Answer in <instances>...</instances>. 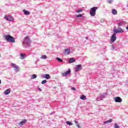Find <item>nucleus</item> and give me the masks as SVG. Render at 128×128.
Instances as JSON below:
<instances>
[{
    "instance_id": "1",
    "label": "nucleus",
    "mask_w": 128,
    "mask_h": 128,
    "mask_svg": "<svg viewBox=\"0 0 128 128\" xmlns=\"http://www.w3.org/2000/svg\"><path fill=\"white\" fill-rule=\"evenodd\" d=\"M23 46L24 48H28L30 46V37L26 36L24 38V41L22 42Z\"/></svg>"
},
{
    "instance_id": "2",
    "label": "nucleus",
    "mask_w": 128,
    "mask_h": 128,
    "mask_svg": "<svg viewBox=\"0 0 128 128\" xmlns=\"http://www.w3.org/2000/svg\"><path fill=\"white\" fill-rule=\"evenodd\" d=\"M4 38L6 42H16L14 38L10 35H6Z\"/></svg>"
},
{
    "instance_id": "3",
    "label": "nucleus",
    "mask_w": 128,
    "mask_h": 128,
    "mask_svg": "<svg viewBox=\"0 0 128 128\" xmlns=\"http://www.w3.org/2000/svg\"><path fill=\"white\" fill-rule=\"evenodd\" d=\"M97 10H98V6H94L92 8L90 9V15L92 16H96V12Z\"/></svg>"
},
{
    "instance_id": "4",
    "label": "nucleus",
    "mask_w": 128,
    "mask_h": 128,
    "mask_svg": "<svg viewBox=\"0 0 128 128\" xmlns=\"http://www.w3.org/2000/svg\"><path fill=\"white\" fill-rule=\"evenodd\" d=\"M106 93H104L102 94H100V96L97 98L96 100H98V102H100V100H104V98H106Z\"/></svg>"
},
{
    "instance_id": "5",
    "label": "nucleus",
    "mask_w": 128,
    "mask_h": 128,
    "mask_svg": "<svg viewBox=\"0 0 128 128\" xmlns=\"http://www.w3.org/2000/svg\"><path fill=\"white\" fill-rule=\"evenodd\" d=\"M116 40V36L115 32L113 34L112 36L110 38V44H112V42H114V41Z\"/></svg>"
},
{
    "instance_id": "6",
    "label": "nucleus",
    "mask_w": 128,
    "mask_h": 128,
    "mask_svg": "<svg viewBox=\"0 0 128 128\" xmlns=\"http://www.w3.org/2000/svg\"><path fill=\"white\" fill-rule=\"evenodd\" d=\"M114 32L116 34H122V32H124V30L122 28H119L118 29H114L113 30Z\"/></svg>"
},
{
    "instance_id": "7",
    "label": "nucleus",
    "mask_w": 128,
    "mask_h": 128,
    "mask_svg": "<svg viewBox=\"0 0 128 128\" xmlns=\"http://www.w3.org/2000/svg\"><path fill=\"white\" fill-rule=\"evenodd\" d=\"M5 20H8V22H13L14 18L10 16H6L4 17Z\"/></svg>"
},
{
    "instance_id": "8",
    "label": "nucleus",
    "mask_w": 128,
    "mask_h": 128,
    "mask_svg": "<svg viewBox=\"0 0 128 128\" xmlns=\"http://www.w3.org/2000/svg\"><path fill=\"white\" fill-rule=\"evenodd\" d=\"M82 64H78L76 66L75 68V72H79V70H82Z\"/></svg>"
},
{
    "instance_id": "9",
    "label": "nucleus",
    "mask_w": 128,
    "mask_h": 128,
    "mask_svg": "<svg viewBox=\"0 0 128 128\" xmlns=\"http://www.w3.org/2000/svg\"><path fill=\"white\" fill-rule=\"evenodd\" d=\"M11 66L12 68H14L15 72H18V66H16V64L12 63Z\"/></svg>"
},
{
    "instance_id": "10",
    "label": "nucleus",
    "mask_w": 128,
    "mask_h": 128,
    "mask_svg": "<svg viewBox=\"0 0 128 128\" xmlns=\"http://www.w3.org/2000/svg\"><path fill=\"white\" fill-rule=\"evenodd\" d=\"M118 50V45L112 44L111 46L112 50Z\"/></svg>"
},
{
    "instance_id": "11",
    "label": "nucleus",
    "mask_w": 128,
    "mask_h": 128,
    "mask_svg": "<svg viewBox=\"0 0 128 128\" xmlns=\"http://www.w3.org/2000/svg\"><path fill=\"white\" fill-rule=\"evenodd\" d=\"M115 102H122V100L119 96L116 97L114 98Z\"/></svg>"
},
{
    "instance_id": "12",
    "label": "nucleus",
    "mask_w": 128,
    "mask_h": 128,
    "mask_svg": "<svg viewBox=\"0 0 128 128\" xmlns=\"http://www.w3.org/2000/svg\"><path fill=\"white\" fill-rule=\"evenodd\" d=\"M70 72H71L70 70H68L66 72L62 73V76H68V74H70Z\"/></svg>"
},
{
    "instance_id": "13",
    "label": "nucleus",
    "mask_w": 128,
    "mask_h": 128,
    "mask_svg": "<svg viewBox=\"0 0 128 128\" xmlns=\"http://www.w3.org/2000/svg\"><path fill=\"white\" fill-rule=\"evenodd\" d=\"M28 122V120L24 119L23 120L18 123V126H24L25 122Z\"/></svg>"
},
{
    "instance_id": "14",
    "label": "nucleus",
    "mask_w": 128,
    "mask_h": 128,
    "mask_svg": "<svg viewBox=\"0 0 128 128\" xmlns=\"http://www.w3.org/2000/svg\"><path fill=\"white\" fill-rule=\"evenodd\" d=\"M126 22L125 21H120L118 24V26H124Z\"/></svg>"
},
{
    "instance_id": "15",
    "label": "nucleus",
    "mask_w": 128,
    "mask_h": 128,
    "mask_svg": "<svg viewBox=\"0 0 128 128\" xmlns=\"http://www.w3.org/2000/svg\"><path fill=\"white\" fill-rule=\"evenodd\" d=\"M43 78H46V80H50V76L48 74H45L43 75Z\"/></svg>"
},
{
    "instance_id": "16",
    "label": "nucleus",
    "mask_w": 128,
    "mask_h": 128,
    "mask_svg": "<svg viewBox=\"0 0 128 128\" xmlns=\"http://www.w3.org/2000/svg\"><path fill=\"white\" fill-rule=\"evenodd\" d=\"M76 62V59L74 58H70L68 60V63L69 64H74Z\"/></svg>"
},
{
    "instance_id": "17",
    "label": "nucleus",
    "mask_w": 128,
    "mask_h": 128,
    "mask_svg": "<svg viewBox=\"0 0 128 128\" xmlns=\"http://www.w3.org/2000/svg\"><path fill=\"white\" fill-rule=\"evenodd\" d=\"M26 54H24V53H21L20 54V58L21 60H24V58H26Z\"/></svg>"
},
{
    "instance_id": "18",
    "label": "nucleus",
    "mask_w": 128,
    "mask_h": 128,
    "mask_svg": "<svg viewBox=\"0 0 128 128\" xmlns=\"http://www.w3.org/2000/svg\"><path fill=\"white\" fill-rule=\"evenodd\" d=\"M23 12H24V14H25L26 16H28L30 14V11L26 10H23Z\"/></svg>"
},
{
    "instance_id": "19",
    "label": "nucleus",
    "mask_w": 128,
    "mask_h": 128,
    "mask_svg": "<svg viewBox=\"0 0 128 128\" xmlns=\"http://www.w3.org/2000/svg\"><path fill=\"white\" fill-rule=\"evenodd\" d=\"M64 52L66 54H68L70 52V49L66 48L64 50Z\"/></svg>"
},
{
    "instance_id": "20",
    "label": "nucleus",
    "mask_w": 128,
    "mask_h": 128,
    "mask_svg": "<svg viewBox=\"0 0 128 128\" xmlns=\"http://www.w3.org/2000/svg\"><path fill=\"white\" fill-rule=\"evenodd\" d=\"M80 100H86V96L84 95H82L80 96Z\"/></svg>"
},
{
    "instance_id": "21",
    "label": "nucleus",
    "mask_w": 128,
    "mask_h": 128,
    "mask_svg": "<svg viewBox=\"0 0 128 128\" xmlns=\"http://www.w3.org/2000/svg\"><path fill=\"white\" fill-rule=\"evenodd\" d=\"M112 122V119H110L109 120L104 121V124H106L110 123V122Z\"/></svg>"
},
{
    "instance_id": "22",
    "label": "nucleus",
    "mask_w": 128,
    "mask_h": 128,
    "mask_svg": "<svg viewBox=\"0 0 128 128\" xmlns=\"http://www.w3.org/2000/svg\"><path fill=\"white\" fill-rule=\"evenodd\" d=\"M4 94H6V96H7L8 94H10V89L6 90H5Z\"/></svg>"
},
{
    "instance_id": "23",
    "label": "nucleus",
    "mask_w": 128,
    "mask_h": 128,
    "mask_svg": "<svg viewBox=\"0 0 128 128\" xmlns=\"http://www.w3.org/2000/svg\"><path fill=\"white\" fill-rule=\"evenodd\" d=\"M31 76L32 80H34V78H36L38 76H36V74H33Z\"/></svg>"
},
{
    "instance_id": "24",
    "label": "nucleus",
    "mask_w": 128,
    "mask_h": 128,
    "mask_svg": "<svg viewBox=\"0 0 128 128\" xmlns=\"http://www.w3.org/2000/svg\"><path fill=\"white\" fill-rule=\"evenodd\" d=\"M112 14L114 15L117 14L118 12L116 11V9H113L112 10Z\"/></svg>"
},
{
    "instance_id": "25",
    "label": "nucleus",
    "mask_w": 128,
    "mask_h": 128,
    "mask_svg": "<svg viewBox=\"0 0 128 128\" xmlns=\"http://www.w3.org/2000/svg\"><path fill=\"white\" fill-rule=\"evenodd\" d=\"M56 60H58V62H64V60H62V59L60 58H56Z\"/></svg>"
},
{
    "instance_id": "26",
    "label": "nucleus",
    "mask_w": 128,
    "mask_h": 128,
    "mask_svg": "<svg viewBox=\"0 0 128 128\" xmlns=\"http://www.w3.org/2000/svg\"><path fill=\"white\" fill-rule=\"evenodd\" d=\"M40 58L41 60H46V58H48V56H46V55H42Z\"/></svg>"
},
{
    "instance_id": "27",
    "label": "nucleus",
    "mask_w": 128,
    "mask_h": 128,
    "mask_svg": "<svg viewBox=\"0 0 128 128\" xmlns=\"http://www.w3.org/2000/svg\"><path fill=\"white\" fill-rule=\"evenodd\" d=\"M66 124H68V126H72V122H70V121H67L66 122Z\"/></svg>"
},
{
    "instance_id": "28",
    "label": "nucleus",
    "mask_w": 128,
    "mask_h": 128,
    "mask_svg": "<svg viewBox=\"0 0 128 128\" xmlns=\"http://www.w3.org/2000/svg\"><path fill=\"white\" fill-rule=\"evenodd\" d=\"M46 80H43L42 82H41V84H46Z\"/></svg>"
},
{
    "instance_id": "29",
    "label": "nucleus",
    "mask_w": 128,
    "mask_h": 128,
    "mask_svg": "<svg viewBox=\"0 0 128 128\" xmlns=\"http://www.w3.org/2000/svg\"><path fill=\"white\" fill-rule=\"evenodd\" d=\"M82 12V10L79 9V10H76V12L80 13V12Z\"/></svg>"
},
{
    "instance_id": "30",
    "label": "nucleus",
    "mask_w": 128,
    "mask_h": 128,
    "mask_svg": "<svg viewBox=\"0 0 128 128\" xmlns=\"http://www.w3.org/2000/svg\"><path fill=\"white\" fill-rule=\"evenodd\" d=\"M114 2V0H107L108 4H112Z\"/></svg>"
},
{
    "instance_id": "31",
    "label": "nucleus",
    "mask_w": 128,
    "mask_h": 128,
    "mask_svg": "<svg viewBox=\"0 0 128 128\" xmlns=\"http://www.w3.org/2000/svg\"><path fill=\"white\" fill-rule=\"evenodd\" d=\"M76 18H82V14H79L76 16Z\"/></svg>"
},
{
    "instance_id": "32",
    "label": "nucleus",
    "mask_w": 128,
    "mask_h": 128,
    "mask_svg": "<svg viewBox=\"0 0 128 128\" xmlns=\"http://www.w3.org/2000/svg\"><path fill=\"white\" fill-rule=\"evenodd\" d=\"M114 128H120V126L118 124H114Z\"/></svg>"
},
{
    "instance_id": "33",
    "label": "nucleus",
    "mask_w": 128,
    "mask_h": 128,
    "mask_svg": "<svg viewBox=\"0 0 128 128\" xmlns=\"http://www.w3.org/2000/svg\"><path fill=\"white\" fill-rule=\"evenodd\" d=\"M71 90H76V87H72L71 88Z\"/></svg>"
},
{
    "instance_id": "34",
    "label": "nucleus",
    "mask_w": 128,
    "mask_h": 128,
    "mask_svg": "<svg viewBox=\"0 0 128 128\" xmlns=\"http://www.w3.org/2000/svg\"><path fill=\"white\" fill-rule=\"evenodd\" d=\"M38 90H40V92H42V88H40L39 87L38 88Z\"/></svg>"
},
{
    "instance_id": "35",
    "label": "nucleus",
    "mask_w": 128,
    "mask_h": 128,
    "mask_svg": "<svg viewBox=\"0 0 128 128\" xmlns=\"http://www.w3.org/2000/svg\"><path fill=\"white\" fill-rule=\"evenodd\" d=\"M74 122H75V124H78V121H76V120H74Z\"/></svg>"
},
{
    "instance_id": "36",
    "label": "nucleus",
    "mask_w": 128,
    "mask_h": 128,
    "mask_svg": "<svg viewBox=\"0 0 128 128\" xmlns=\"http://www.w3.org/2000/svg\"><path fill=\"white\" fill-rule=\"evenodd\" d=\"M76 126L78 128H80V125L78 124H76Z\"/></svg>"
},
{
    "instance_id": "37",
    "label": "nucleus",
    "mask_w": 128,
    "mask_h": 128,
    "mask_svg": "<svg viewBox=\"0 0 128 128\" xmlns=\"http://www.w3.org/2000/svg\"><path fill=\"white\" fill-rule=\"evenodd\" d=\"M85 38L86 40H88V37H86Z\"/></svg>"
},
{
    "instance_id": "38",
    "label": "nucleus",
    "mask_w": 128,
    "mask_h": 128,
    "mask_svg": "<svg viewBox=\"0 0 128 128\" xmlns=\"http://www.w3.org/2000/svg\"><path fill=\"white\" fill-rule=\"evenodd\" d=\"M126 30H127L128 32V26L126 27Z\"/></svg>"
},
{
    "instance_id": "39",
    "label": "nucleus",
    "mask_w": 128,
    "mask_h": 128,
    "mask_svg": "<svg viewBox=\"0 0 128 128\" xmlns=\"http://www.w3.org/2000/svg\"><path fill=\"white\" fill-rule=\"evenodd\" d=\"M2 84V80H0V84Z\"/></svg>"
},
{
    "instance_id": "40",
    "label": "nucleus",
    "mask_w": 128,
    "mask_h": 128,
    "mask_svg": "<svg viewBox=\"0 0 128 128\" xmlns=\"http://www.w3.org/2000/svg\"><path fill=\"white\" fill-rule=\"evenodd\" d=\"M48 36H50V34H48Z\"/></svg>"
}]
</instances>
